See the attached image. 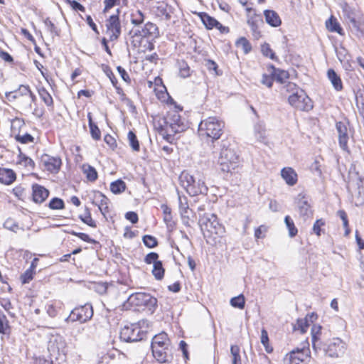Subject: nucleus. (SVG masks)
<instances>
[{"label": "nucleus", "instance_id": "obj_1", "mask_svg": "<svg viewBox=\"0 0 364 364\" xmlns=\"http://www.w3.org/2000/svg\"><path fill=\"white\" fill-rule=\"evenodd\" d=\"M218 164L223 172L232 173L240 164V155L234 144L228 140H223Z\"/></svg>", "mask_w": 364, "mask_h": 364}, {"label": "nucleus", "instance_id": "obj_2", "mask_svg": "<svg viewBox=\"0 0 364 364\" xmlns=\"http://www.w3.org/2000/svg\"><path fill=\"white\" fill-rule=\"evenodd\" d=\"M225 122L216 117H209L202 120L198 126L199 136L207 141L214 142L223 134Z\"/></svg>", "mask_w": 364, "mask_h": 364}, {"label": "nucleus", "instance_id": "obj_3", "mask_svg": "<svg viewBox=\"0 0 364 364\" xmlns=\"http://www.w3.org/2000/svg\"><path fill=\"white\" fill-rule=\"evenodd\" d=\"M179 181L181 186L190 196L206 194L208 191L203 178L199 172L191 174L187 171H183L179 176Z\"/></svg>", "mask_w": 364, "mask_h": 364}, {"label": "nucleus", "instance_id": "obj_4", "mask_svg": "<svg viewBox=\"0 0 364 364\" xmlns=\"http://www.w3.org/2000/svg\"><path fill=\"white\" fill-rule=\"evenodd\" d=\"M284 89L291 93L288 97L289 105L301 111H309L313 108L311 100L305 92L293 82H288Z\"/></svg>", "mask_w": 364, "mask_h": 364}, {"label": "nucleus", "instance_id": "obj_5", "mask_svg": "<svg viewBox=\"0 0 364 364\" xmlns=\"http://www.w3.org/2000/svg\"><path fill=\"white\" fill-rule=\"evenodd\" d=\"M187 128L180 114L176 111L170 112L165 118V124L161 129V134L168 141L172 140L173 136L183 132Z\"/></svg>", "mask_w": 364, "mask_h": 364}, {"label": "nucleus", "instance_id": "obj_6", "mask_svg": "<svg viewBox=\"0 0 364 364\" xmlns=\"http://www.w3.org/2000/svg\"><path fill=\"white\" fill-rule=\"evenodd\" d=\"M8 97L14 99L21 97L19 101L20 108L24 112H28L32 109V104L36 100L35 95L31 92L28 85H20L18 89L14 92L6 94Z\"/></svg>", "mask_w": 364, "mask_h": 364}, {"label": "nucleus", "instance_id": "obj_7", "mask_svg": "<svg viewBox=\"0 0 364 364\" xmlns=\"http://www.w3.org/2000/svg\"><path fill=\"white\" fill-rule=\"evenodd\" d=\"M346 348V343L341 338H333L325 344L323 350L327 356L332 358H338L344 355Z\"/></svg>", "mask_w": 364, "mask_h": 364}, {"label": "nucleus", "instance_id": "obj_8", "mask_svg": "<svg viewBox=\"0 0 364 364\" xmlns=\"http://www.w3.org/2000/svg\"><path fill=\"white\" fill-rule=\"evenodd\" d=\"M145 333L136 323L124 326L120 331V338L126 342H136L143 339Z\"/></svg>", "mask_w": 364, "mask_h": 364}, {"label": "nucleus", "instance_id": "obj_9", "mask_svg": "<svg viewBox=\"0 0 364 364\" xmlns=\"http://www.w3.org/2000/svg\"><path fill=\"white\" fill-rule=\"evenodd\" d=\"M199 224L201 230L210 234H218L221 227L218 220L217 216L213 213H205L201 215L199 213Z\"/></svg>", "mask_w": 364, "mask_h": 364}, {"label": "nucleus", "instance_id": "obj_10", "mask_svg": "<svg viewBox=\"0 0 364 364\" xmlns=\"http://www.w3.org/2000/svg\"><path fill=\"white\" fill-rule=\"evenodd\" d=\"M127 301L135 306V310L146 311L152 314L157 304L156 297H128Z\"/></svg>", "mask_w": 364, "mask_h": 364}, {"label": "nucleus", "instance_id": "obj_11", "mask_svg": "<svg viewBox=\"0 0 364 364\" xmlns=\"http://www.w3.org/2000/svg\"><path fill=\"white\" fill-rule=\"evenodd\" d=\"M310 350L309 348H296L286 354L284 358V364H300L306 360H310Z\"/></svg>", "mask_w": 364, "mask_h": 364}, {"label": "nucleus", "instance_id": "obj_12", "mask_svg": "<svg viewBox=\"0 0 364 364\" xmlns=\"http://www.w3.org/2000/svg\"><path fill=\"white\" fill-rule=\"evenodd\" d=\"M119 9L117 14L112 15L107 21V33L110 41L117 40L121 34V24L119 18Z\"/></svg>", "mask_w": 364, "mask_h": 364}, {"label": "nucleus", "instance_id": "obj_13", "mask_svg": "<svg viewBox=\"0 0 364 364\" xmlns=\"http://www.w3.org/2000/svg\"><path fill=\"white\" fill-rule=\"evenodd\" d=\"M93 312L92 306L86 304L84 306L75 308L73 310L70 318L73 321H79L82 323L91 318Z\"/></svg>", "mask_w": 364, "mask_h": 364}, {"label": "nucleus", "instance_id": "obj_14", "mask_svg": "<svg viewBox=\"0 0 364 364\" xmlns=\"http://www.w3.org/2000/svg\"><path fill=\"white\" fill-rule=\"evenodd\" d=\"M339 6L342 10L344 21L348 23L350 27L355 26L357 16L355 9L343 1L339 3Z\"/></svg>", "mask_w": 364, "mask_h": 364}, {"label": "nucleus", "instance_id": "obj_15", "mask_svg": "<svg viewBox=\"0 0 364 364\" xmlns=\"http://www.w3.org/2000/svg\"><path fill=\"white\" fill-rule=\"evenodd\" d=\"M336 129L338 135V141L340 147L343 150L348 149V141L349 139V131L346 123L338 122L336 123Z\"/></svg>", "mask_w": 364, "mask_h": 364}, {"label": "nucleus", "instance_id": "obj_16", "mask_svg": "<svg viewBox=\"0 0 364 364\" xmlns=\"http://www.w3.org/2000/svg\"><path fill=\"white\" fill-rule=\"evenodd\" d=\"M297 205L300 216L302 217L304 220L311 218L313 213L305 196L302 193L299 194L297 196Z\"/></svg>", "mask_w": 364, "mask_h": 364}, {"label": "nucleus", "instance_id": "obj_17", "mask_svg": "<svg viewBox=\"0 0 364 364\" xmlns=\"http://www.w3.org/2000/svg\"><path fill=\"white\" fill-rule=\"evenodd\" d=\"M165 347L170 348L171 342L168 337V335L165 332H161L156 336H154L152 338L151 342V350L154 351L155 353H158L159 348Z\"/></svg>", "mask_w": 364, "mask_h": 364}, {"label": "nucleus", "instance_id": "obj_18", "mask_svg": "<svg viewBox=\"0 0 364 364\" xmlns=\"http://www.w3.org/2000/svg\"><path fill=\"white\" fill-rule=\"evenodd\" d=\"M41 161L46 168L51 173H57L61 166V159L47 154L42 156Z\"/></svg>", "mask_w": 364, "mask_h": 364}, {"label": "nucleus", "instance_id": "obj_19", "mask_svg": "<svg viewBox=\"0 0 364 364\" xmlns=\"http://www.w3.org/2000/svg\"><path fill=\"white\" fill-rule=\"evenodd\" d=\"M201 19L208 29L217 28L221 33H228L229 31L228 27L223 26L218 21L207 14H203L201 16Z\"/></svg>", "mask_w": 364, "mask_h": 364}, {"label": "nucleus", "instance_id": "obj_20", "mask_svg": "<svg viewBox=\"0 0 364 364\" xmlns=\"http://www.w3.org/2000/svg\"><path fill=\"white\" fill-rule=\"evenodd\" d=\"M136 34H137V33ZM138 34L144 38L154 39L159 36V31L156 24L151 22H147L144 24L141 31H138Z\"/></svg>", "mask_w": 364, "mask_h": 364}, {"label": "nucleus", "instance_id": "obj_21", "mask_svg": "<svg viewBox=\"0 0 364 364\" xmlns=\"http://www.w3.org/2000/svg\"><path fill=\"white\" fill-rule=\"evenodd\" d=\"M33 200L36 203H41L48 197L49 191L42 186L34 184L32 186Z\"/></svg>", "mask_w": 364, "mask_h": 364}, {"label": "nucleus", "instance_id": "obj_22", "mask_svg": "<svg viewBox=\"0 0 364 364\" xmlns=\"http://www.w3.org/2000/svg\"><path fill=\"white\" fill-rule=\"evenodd\" d=\"M281 176L289 186H294L297 183V173L291 167L283 168Z\"/></svg>", "mask_w": 364, "mask_h": 364}, {"label": "nucleus", "instance_id": "obj_23", "mask_svg": "<svg viewBox=\"0 0 364 364\" xmlns=\"http://www.w3.org/2000/svg\"><path fill=\"white\" fill-rule=\"evenodd\" d=\"M158 353H155L154 351H152L153 356L156 359V360L161 363H167L171 358V348L161 347L159 348Z\"/></svg>", "mask_w": 364, "mask_h": 364}, {"label": "nucleus", "instance_id": "obj_24", "mask_svg": "<svg viewBox=\"0 0 364 364\" xmlns=\"http://www.w3.org/2000/svg\"><path fill=\"white\" fill-rule=\"evenodd\" d=\"M266 22L272 27H278L282 23V20L278 14L273 10L264 11Z\"/></svg>", "mask_w": 364, "mask_h": 364}, {"label": "nucleus", "instance_id": "obj_25", "mask_svg": "<svg viewBox=\"0 0 364 364\" xmlns=\"http://www.w3.org/2000/svg\"><path fill=\"white\" fill-rule=\"evenodd\" d=\"M269 72L270 75H272L274 79L280 83H284L289 77L287 71L277 69L273 65L269 66Z\"/></svg>", "mask_w": 364, "mask_h": 364}, {"label": "nucleus", "instance_id": "obj_26", "mask_svg": "<svg viewBox=\"0 0 364 364\" xmlns=\"http://www.w3.org/2000/svg\"><path fill=\"white\" fill-rule=\"evenodd\" d=\"M156 8V14L158 16L164 18L168 21L171 19L172 9L167 4L164 2H159Z\"/></svg>", "mask_w": 364, "mask_h": 364}, {"label": "nucleus", "instance_id": "obj_27", "mask_svg": "<svg viewBox=\"0 0 364 364\" xmlns=\"http://www.w3.org/2000/svg\"><path fill=\"white\" fill-rule=\"evenodd\" d=\"M16 180V173L11 169L0 167V182L9 185Z\"/></svg>", "mask_w": 364, "mask_h": 364}, {"label": "nucleus", "instance_id": "obj_28", "mask_svg": "<svg viewBox=\"0 0 364 364\" xmlns=\"http://www.w3.org/2000/svg\"><path fill=\"white\" fill-rule=\"evenodd\" d=\"M109 200L102 193L96 196L95 200L93 202L94 204L98 206L100 211L104 216L109 212Z\"/></svg>", "mask_w": 364, "mask_h": 364}, {"label": "nucleus", "instance_id": "obj_29", "mask_svg": "<svg viewBox=\"0 0 364 364\" xmlns=\"http://www.w3.org/2000/svg\"><path fill=\"white\" fill-rule=\"evenodd\" d=\"M327 76L336 91L342 90L343 83L341 79L333 69H329L328 70Z\"/></svg>", "mask_w": 364, "mask_h": 364}, {"label": "nucleus", "instance_id": "obj_30", "mask_svg": "<svg viewBox=\"0 0 364 364\" xmlns=\"http://www.w3.org/2000/svg\"><path fill=\"white\" fill-rule=\"evenodd\" d=\"M326 26L327 29L331 32H336L340 35L343 34V29L341 27L340 24L338 23L336 18L333 16H331L326 22Z\"/></svg>", "mask_w": 364, "mask_h": 364}, {"label": "nucleus", "instance_id": "obj_31", "mask_svg": "<svg viewBox=\"0 0 364 364\" xmlns=\"http://www.w3.org/2000/svg\"><path fill=\"white\" fill-rule=\"evenodd\" d=\"M144 14L139 9L132 10L130 14V21L134 26L141 25L144 21Z\"/></svg>", "mask_w": 364, "mask_h": 364}, {"label": "nucleus", "instance_id": "obj_32", "mask_svg": "<svg viewBox=\"0 0 364 364\" xmlns=\"http://www.w3.org/2000/svg\"><path fill=\"white\" fill-rule=\"evenodd\" d=\"M353 201L356 206L364 204V186H358L353 194Z\"/></svg>", "mask_w": 364, "mask_h": 364}, {"label": "nucleus", "instance_id": "obj_33", "mask_svg": "<svg viewBox=\"0 0 364 364\" xmlns=\"http://www.w3.org/2000/svg\"><path fill=\"white\" fill-rule=\"evenodd\" d=\"M257 16L254 14L253 16L249 15L247 17V24L250 26L253 36L255 38H258L260 36V33L258 31L257 26Z\"/></svg>", "mask_w": 364, "mask_h": 364}, {"label": "nucleus", "instance_id": "obj_34", "mask_svg": "<svg viewBox=\"0 0 364 364\" xmlns=\"http://www.w3.org/2000/svg\"><path fill=\"white\" fill-rule=\"evenodd\" d=\"M83 173L86 175L87 180L95 181L97 178V173L95 168L88 164L82 166Z\"/></svg>", "mask_w": 364, "mask_h": 364}, {"label": "nucleus", "instance_id": "obj_35", "mask_svg": "<svg viewBox=\"0 0 364 364\" xmlns=\"http://www.w3.org/2000/svg\"><path fill=\"white\" fill-rule=\"evenodd\" d=\"M255 136L257 139L259 141H262L266 138V129L265 127L262 123H257L254 127Z\"/></svg>", "mask_w": 364, "mask_h": 364}, {"label": "nucleus", "instance_id": "obj_36", "mask_svg": "<svg viewBox=\"0 0 364 364\" xmlns=\"http://www.w3.org/2000/svg\"><path fill=\"white\" fill-rule=\"evenodd\" d=\"M180 213L183 223L185 225L190 227L193 223V220L191 219V217L193 216L192 210L189 208H184Z\"/></svg>", "mask_w": 364, "mask_h": 364}, {"label": "nucleus", "instance_id": "obj_37", "mask_svg": "<svg viewBox=\"0 0 364 364\" xmlns=\"http://www.w3.org/2000/svg\"><path fill=\"white\" fill-rule=\"evenodd\" d=\"M310 324L309 323V318H299L296 321V323L294 326L295 331H300L301 333L306 332Z\"/></svg>", "mask_w": 364, "mask_h": 364}, {"label": "nucleus", "instance_id": "obj_38", "mask_svg": "<svg viewBox=\"0 0 364 364\" xmlns=\"http://www.w3.org/2000/svg\"><path fill=\"white\" fill-rule=\"evenodd\" d=\"M80 219L85 224L92 228H96V223L92 218L90 211L88 208H85V213L79 216Z\"/></svg>", "mask_w": 364, "mask_h": 364}, {"label": "nucleus", "instance_id": "obj_39", "mask_svg": "<svg viewBox=\"0 0 364 364\" xmlns=\"http://www.w3.org/2000/svg\"><path fill=\"white\" fill-rule=\"evenodd\" d=\"M127 139L129 146L134 151H139L140 149L139 142L136 138V134L132 132L129 131L127 134Z\"/></svg>", "mask_w": 364, "mask_h": 364}, {"label": "nucleus", "instance_id": "obj_40", "mask_svg": "<svg viewBox=\"0 0 364 364\" xmlns=\"http://www.w3.org/2000/svg\"><path fill=\"white\" fill-rule=\"evenodd\" d=\"M125 188L126 184L122 180H117L110 184V190L115 194L124 191Z\"/></svg>", "mask_w": 364, "mask_h": 364}, {"label": "nucleus", "instance_id": "obj_41", "mask_svg": "<svg viewBox=\"0 0 364 364\" xmlns=\"http://www.w3.org/2000/svg\"><path fill=\"white\" fill-rule=\"evenodd\" d=\"M38 94L41 100L47 106L53 105V98L50 93L44 87H41L38 90Z\"/></svg>", "mask_w": 364, "mask_h": 364}, {"label": "nucleus", "instance_id": "obj_42", "mask_svg": "<svg viewBox=\"0 0 364 364\" xmlns=\"http://www.w3.org/2000/svg\"><path fill=\"white\" fill-rule=\"evenodd\" d=\"M152 274L154 276V277L158 280H160L164 277V269L163 267L161 262H157L155 264V265H154Z\"/></svg>", "mask_w": 364, "mask_h": 364}, {"label": "nucleus", "instance_id": "obj_43", "mask_svg": "<svg viewBox=\"0 0 364 364\" xmlns=\"http://www.w3.org/2000/svg\"><path fill=\"white\" fill-rule=\"evenodd\" d=\"M230 353L232 355V364H242L241 357L240 355V348L238 346H231Z\"/></svg>", "mask_w": 364, "mask_h": 364}, {"label": "nucleus", "instance_id": "obj_44", "mask_svg": "<svg viewBox=\"0 0 364 364\" xmlns=\"http://www.w3.org/2000/svg\"><path fill=\"white\" fill-rule=\"evenodd\" d=\"M284 223L287 225V228H288L289 237H294L297 234L298 230L295 227L292 219L289 215H287L284 218Z\"/></svg>", "mask_w": 364, "mask_h": 364}, {"label": "nucleus", "instance_id": "obj_45", "mask_svg": "<svg viewBox=\"0 0 364 364\" xmlns=\"http://www.w3.org/2000/svg\"><path fill=\"white\" fill-rule=\"evenodd\" d=\"M179 66V75L181 77L186 78L191 75V70L190 69V67L188 65V64L184 62L181 61L178 63Z\"/></svg>", "mask_w": 364, "mask_h": 364}, {"label": "nucleus", "instance_id": "obj_46", "mask_svg": "<svg viewBox=\"0 0 364 364\" xmlns=\"http://www.w3.org/2000/svg\"><path fill=\"white\" fill-rule=\"evenodd\" d=\"M18 164L23 165L25 167H28L33 168L35 166L34 161L29 157L26 155L22 154L21 153L18 156Z\"/></svg>", "mask_w": 364, "mask_h": 364}, {"label": "nucleus", "instance_id": "obj_47", "mask_svg": "<svg viewBox=\"0 0 364 364\" xmlns=\"http://www.w3.org/2000/svg\"><path fill=\"white\" fill-rule=\"evenodd\" d=\"M321 327L320 326L314 325L311 328L312 344L314 350L317 348L318 335L320 334Z\"/></svg>", "mask_w": 364, "mask_h": 364}, {"label": "nucleus", "instance_id": "obj_48", "mask_svg": "<svg viewBox=\"0 0 364 364\" xmlns=\"http://www.w3.org/2000/svg\"><path fill=\"white\" fill-rule=\"evenodd\" d=\"M49 208L53 210H60L64 208V202L58 198H53L49 203Z\"/></svg>", "mask_w": 364, "mask_h": 364}, {"label": "nucleus", "instance_id": "obj_49", "mask_svg": "<svg viewBox=\"0 0 364 364\" xmlns=\"http://www.w3.org/2000/svg\"><path fill=\"white\" fill-rule=\"evenodd\" d=\"M143 242L144 245L149 248L155 247L158 244L156 239L154 237L149 235H144L143 237Z\"/></svg>", "mask_w": 364, "mask_h": 364}, {"label": "nucleus", "instance_id": "obj_50", "mask_svg": "<svg viewBox=\"0 0 364 364\" xmlns=\"http://www.w3.org/2000/svg\"><path fill=\"white\" fill-rule=\"evenodd\" d=\"M261 50L264 55L271 58L272 60H275L277 58L275 56V53L271 49L268 43H264V45H262Z\"/></svg>", "mask_w": 364, "mask_h": 364}, {"label": "nucleus", "instance_id": "obj_51", "mask_svg": "<svg viewBox=\"0 0 364 364\" xmlns=\"http://www.w3.org/2000/svg\"><path fill=\"white\" fill-rule=\"evenodd\" d=\"M34 271L31 269H27L21 276V281L22 284L30 282L33 278Z\"/></svg>", "mask_w": 364, "mask_h": 364}, {"label": "nucleus", "instance_id": "obj_52", "mask_svg": "<svg viewBox=\"0 0 364 364\" xmlns=\"http://www.w3.org/2000/svg\"><path fill=\"white\" fill-rule=\"evenodd\" d=\"M245 303V297H232V299H230V304L233 307L243 309Z\"/></svg>", "mask_w": 364, "mask_h": 364}, {"label": "nucleus", "instance_id": "obj_53", "mask_svg": "<svg viewBox=\"0 0 364 364\" xmlns=\"http://www.w3.org/2000/svg\"><path fill=\"white\" fill-rule=\"evenodd\" d=\"M16 141L22 144H28L33 141V137L29 134H24L23 135L18 134L16 136Z\"/></svg>", "mask_w": 364, "mask_h": 364}, {"label": "nucleus", "instance_id": "obj_54", "mask_svg": "<svg viewBox=\"0 0 364 364\" xmlns=\"http://www.w3.org/2000/svg\"><path fill=\"white\" fill-rule=\"evenodd\" d=\"M159 255L156 252L149 253L144 258V262L148 264H152L155 265L157 262H160L159 259Z\"/></svg>", "mask_w": 364, "mask_h": 364}, {"label": "nucleus", "instance_id": "obj_55", "mask_svg": "<svg viewBox=\"0 0 364 364\" xmlns=\"http://www.w3.org/2000/svg\"><path fill=\"white\" fill-rule=\"evenodd\" d=\"M205 65L210 72H213L216 75H219V73L218 72V65L213 60H205Z\"/></svg>", "mask_w": 364, "mask_h": 364}, {"label": "nucleus", "instance_id": "obj_56", "mask_svg": "<svg viewBox=\"0 0 364 364\" xmlns=\"http://www.w3.org/2000/svg\"><path fill=\"white\" fill-rule=\"evenodd\" d=\"M238 46L242 47L245 53H247L251 50V46L249 41L245 38H240L237 42Z\"/></svg>", "mask_w": 364, "mask_h": 364}, {"label": "nucleus", "instance_id": "obj_57", "mask_svg": "<svg viewBox=\"0 0 364 364\" xmlns=\"http://www.w3.org/2000/svg\"><path fill=\"white\" fill-rule=\"evenodd\" d=\"M325 225V222L322 219L317 220L313 225V231L317 235H321V227Z\"/></svg>", "mask_w": 364, "mask_h": 364}, {"label": "nucleus", "instance_id": "obj_58", "mask_svg": "<svg viewBox=\"0 0 364 364\" xmlns=\"http://www.w3.org/2000/svg\"><path fill=\"white\" fill-rule=\"evenodd\" d=\"M164 213V220L166 223H169L172 220L171 210L166 205H161Z\"/></svg>", "mask_w": 364, "mask_h": 364}, {"label": "nucleus", "instance_id": "obj_59", "mask_svg": "<svg viewBox=\"0 0 364 364\" xmlns=\"http://www.w3.org/2000/svg\"><path fill=\"white\" fill-rule=\"evenodd\" d=\"M268 341H269L268 333H267V331L264 328H263L261 331V343L265 347L267 352L269 353L272 351V349L269 350V348L267 346Z\"/></svg>", "mask_w": 364, "mask_h": 364}, {"label": "nucleus", "instance_id": "obj_60", "mask_svg": "<svg viewBox=\"0 0 364 364\" xmlns=\"http://www.w3.org/2000/svg\"><path fill=\"white\" fill-rule=\"evenodd\" d=\"M90 134H91L92 137L95 140H99L101 137V132H100V129L98 128V127L96 124L91 125L90 127Z\"/></svg>", "mask_w": 364, "mask_h": 364}, {"label": "nucleus", "instance_id": "obj_61", "mask_svg": "<svg viewBox=\"0 0 364 364\" xmlns=\"http://www.w3.org/2000/svg\"><path fill=\"white\" fill-rule=\"evenodd\" d=\"M9 329L7 320L4 316H0V333L6 334Z\"/></svg>", "mask_w": 364, "mask_h": 364}, {"label": "nucleus", "instance_id": "obj_62", "mask_svg": "<svg viewBox=\"0 0 364 364\" xmlns=\"http://www.w3.org/2000/svg\"><path fill=\"white\" fill-rule=\"evenodd\" d=\"M274 77L272 75H267L266 74L262 75V78L261 82L266 85L267 87L270 88L272 86Z\"/></svg>", "mask_w": 364, "mask_h": 364}, {"label": "nucleus", "instance_id": "obj_63", "mask_svg": "<svg viewBox=\"0 0 364 364\" xmlns=\"http://www.w3.org/2000/svg\"><path fill=\"white\" fill-rule=\"evenodd\" d=\"M120 0H105V9L104 11L107 12L109 9H112L115 5L119 3Z\"/></svg>", "mask_w": 364, "mask_h": 364}, {"label": "nucleus", "instance_id": "obj_64", "mask_svg": "<svg viewBox=\"0 0 364 364\" xmlns=\"http://www.w3.org/2000/svg\"><path fill=\"white\" fill-rule=\"evenodd\" d=\"M350 28L360 32L364 36V21H356V26H351Z\"/></svg>", "mask_w": 364, "mask_h": 364}]
</instances>
